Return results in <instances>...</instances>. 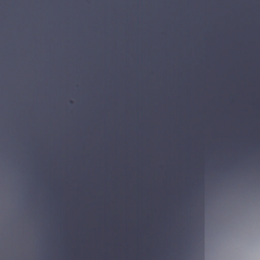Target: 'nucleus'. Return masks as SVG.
Segmentation results:
<instances>
[{
	"label": "nucleus",
	"instance_id": "obj_1",
	"mask_svg": "<svg viewBox=\"0 0 260 260\" xmlns=\"http://www.w3.org/2000/svg\"><path fill=\"white\" fill-rule=\"evenodd\" d=\"M208 71H211V0H208Z\"/></svg>",
	"mask_w": 260,
	"mask_h": 260
},
{
	"label": "nucleus",
	"instance_id": "obj_2",
	"mask_svg": "<svg viewBox=\"0 0 260 260\" xmlns=\"http://www.w3.org/2000/svg\"><path fill=\"white\" fill-rule=\"evenodd\" d=\"M212 49H215V48H214V45H213V42H212Z\"/></svg>",
	"mask_w": 260,
	"mask_h": 260
},
{
	"label": "nucleus",
	"instance_id": "obj_3",
	"mask_svg": "<svg viewBox=\"0 0 260 260\" xmlns=\"http://www.w3.org/2000/svg\"><path fill=\"white\" fill-rule=\"evenodd\" d=\"M212 124H213V121H212Z\"/></svg>",
	"mask_w": 260,
	"mask_h": 260
},
{
	"label": "nucleus",
	"instance_id": "obj_4",
	"mask_svg": "<svg viewBox=\"0 0 260 260\" xmlns=\"http://www.w3.org/2000/svg\"><path fill=\"white\" fill-rule=\"evenodd\" d=\"M212 124H213V121H212Z\"/></svg>",
	"mask_w": 260,
	"mask_h": 260
},
{
	"label": "nucleus",
	"instance_id": "obj_5",
	"mask_svg": "<svg viewBox=\"0 0 260 260\" xmlns=\"http://www.w3.org/2000/svg\"><path fill=\"white\" fill-rule=\"evenodd\" d=\"M212 124H213V121H212Z\"/></svg>",
	"mask_w": 260,
	"mask_h": 260
},
{
	"label": "nucleus",
	"instance_id": "obj_6",
	"mask_svg": "<svg viewBox=\"0 0 260 260\" xmlns=\"http://www.w3.org/2000/svg\"><path fill=\"white\" fill-rule=\"evenodd\" d=\"M212 33L213 34V31H212Z\"/></svg>",
	"mask_w": 260,
	"mask_h": 260
}]
</instances>
